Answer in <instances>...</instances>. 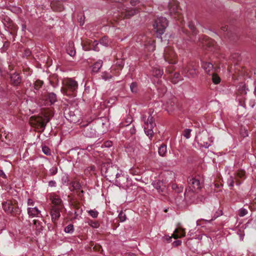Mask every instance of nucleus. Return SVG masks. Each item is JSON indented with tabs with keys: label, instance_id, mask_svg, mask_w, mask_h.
<instances>
[{
	"label": "nucleus",
	"instance_id": "412c9836",
	"mask_svg": "<svg viewBox=\"0 0 256 256\" xmlns=\"http://www.w3.org/2000/svg\"><path fill=\"white\" fill-rule=\"evenodd\" d=\"M103 64V62L102 60H98L92 66V74H96L99 71L100 68H102Z\"/></svg>",
	"mask_w": 256,
	"mask_h": 256
},
{
	"label": "nucleus",
	"instance_id": "cd10ccee",
	"mask_svg": "<svg viewBox=\"0 0 256 256\" xmlns=\"http://www.w3.org/2000/svg\"><path fill=\"white\" fill-rule=\"evenodd\" d=\"M66 51L68 54L72 56L76 54V50L74 48L73 44H69V46L66 48Z\"/></svg>",
	"mask_w": 256,
	"mask_h": 256
},
{
	"label": "nucleus",
	"instance_id": "0e129e2a",
	"mask_svg": "<svg viewBox=\"0 0 256 256\" xmlns=\"http://www.w3.org/2000/svg\"><path fill=\"white\" fill-rule=\"evenodd\" d=\"M180 74L178 73H175L174 74V77L176 78H179Z\"/></svg>",
	"mask_w": 256,
	"mask_h": 256
},
{
	"label": "nucleus",
	"instance_id": "9b49d317",
	"mask_svg": "<svg viewBox=\"0 0 256 256\" xmlns=\"http://www.w3.org/2000/svg\"><path fill=\"white\" fill-rule=\"evenodd\" d=\"M198 138V143L200 145V146L205 148H208L210 144L209 142L208 135L206 133L202 134L201 135L199 136Z\"/></svg>",
	"mask_w": 256,
	"mask_h": 256
},
{
	"label": "nucleus",
	"instance_id": "3c124183",
	"mask_svg": "<svg viewBox=\"0 0 256 256\" xmlns=\"http://www.w3.org/2000/svg\"><path fill=\"white\" fill-rule=\"evenodd\" d=\"M182 244V241L180 240H176L173 242L172 246H177Z\"/></svg>",
	"mask_w": 256,
	"mask_h": 256
},
{
	"label": "nucleus",
	"instance_id": "1a4fd4ad",
	"mask_svg": "<svg viewBox=\"0 0 256 256\" xmlns=\"http://www.w3.org/2000/svg\"><path fill=\"white\" fill-rule=\"evenodd\" d=\"M137 12L136 8H126L122 9L121 12V16L124 18H130L135 15Z\"/></svg>",
	"mask_w": 256,
	"mask_h": 256
},
{
	"label": "nucleus",
	"instance_id": "4d7b16f0",
	"mask_svg": "<svg viewBox=\"0 0 256 256\" xmlns=\"http://www.w3.org/2000/svg\"><path fill=\"white\" fill-rule=\"evenodd\" d=\"M138 2H139L138 0H130V4L132 6H136Z\"/></svg>",
	"mask_w": 256,
	"mask_h": 256
},
{
	"label": "nucleus",
	"instance_id": "052dcab7",
	"mask_svg": "<svg viewBox=\"0 0 256 256\" xmlns=\"http://www.w3.org/2000/svg\"><path fill=\"white\" fill-rule=\"evenodd\" d=\"M130 132L131 134H134L136 132V129L134 126H133L132 128L130 130Z\"/></svg>",
	"mask_w": 256,
	"mask_h": 256
},
{
	"label": "nucleus",
	"instance_id": "f704fd0d",
	"mask_svg": "<svg viewBox=\"0 0 256 256\" xmlns=\"http://www.w3.org/2000/svg\"><path fill=\"white\" fill-rule=\"evenodd\" d=\"M192 132V130L190 128L185 129L182 132V135L184 137H185L186 139L189 138L190 137V133Z\"/></svg>",
	"mask_w": 256,
	"mask_h": 256
},
{
	"label": "nucleus",
	"instance_id": "a211bd4d",
	"mask_svg": "<svg viewBox=\"0 0 256 256\" xmlns=\"http://www.w3.org/2000/svg\"><path fill=\"white\" fill-rule=\"evenodd\" d=\"M34 124L36 125L38 128H40L42 131H44L46 128V122L42 120V116L36 118L34 120Z\"/></svg>",
	"mask_w": 256,
	"mask_h": 256
},
{
	"label": "nucleus",
	"instance_id": "e2e57ef3",
	"mask_svg": "<svg viewBox=\"0 0 256 256\" xmlns=\"http://www.w3.org/2000/svg\"><path fill=\"white\" fill-rule=\"evenodd\" d=\"M172 188L173 190H176L178 188V186L176 184H172Z\"/></svg>",
	"mask_w": 256,
	"mask_h": 256
},
{
	"label": "nucleus",
	"instance_id": "864d4df0",
	"mask_svg": "<svg viewBox=\"0 0 256 256\" xmlns=\"http://www.w3.org/2000/svg\"><path fill=\"white\" fill-rule=\"evenodd\" d=\"M48 186L50 187H55L56 186V182L54 180H50L48 182Z\"/></svg>",
	"mask_w": 256,
	"mask_h": 256
},
{
	"label": "nucleus",
	"instance_id": "393cba45",
	"mask_svg": "<svg viewBox=\"0 0 256 256\" xmlns=\"http://www.w3.org/2000/svg\"><path fill=\"white\" fill-rule=\"evenodd\" d=\"M8 182V179L6 174L2 170H0V184L2 186H6Z\"/></svg>",
	"mask_w": 256,
	"mask_h": 256
},
{
	"label": "nucleus",
	"instance_id": "f03ea898",
	"mask_svg": "<svg viewBox=\"0 0 256 256\" xmlns=\"http://www.w3.org/2000/svg\"><path fill=\"white\" fill-rule=\"evenodd\" d=\"M78 87V82L72 78H68L66 80L64 83V86L62 88V91L64 94L70 95V92L72 94L76 91Z\"/></svg>",
	"mask_w": 256,
	"mask_h": 256
},
{
	"label": "nucleus",
	"instance_id": "7c9ffc66",
	"mask_svg": "<svg viewBox=\"0 0 256 256\" xmlns=\"http://www.w3.org/2000/svg\"><path fill=\"white\" fill-rule=\"evenodd\" d=\"M211 75H212V81L214 84H217L220 82V78L216 74L212 72Z\"/></svg>",
	"mask_w": 256,
	"mask_h": 256
},
{
	"label": "nucleus",
	"instance_id": "58836bf2",
	"mask_svg": "<svg viewBox=\"0 0 256 256\" xmlns=\"http://www.w3.org/2000/svg\"><path fill=\"white\" fill-rule=\"evenodd\" d=\"M118 217L121 222H124L126 220V216L122 211L119 213Z\"/></svg>",
	"mask_w": 256,
	"mask_h": 256
},
{
	"label": "nucleus",
	"instance_id": "e433bc0d",
	"mask_svg": "<svg viewBox=\"0 0 256 256\" xmlns=\"http://www.w3.org/2000/svg\"><path fill=\"white\" fill-rule=\"evenodd\" d=\"M248 211L246 208H241L238 211V214L240 217H242L247 214Z\"/></svg>",
	"mask_w": 256,
	"mask_h": 256
},
{
	"label": "nucleus",
	"instance_id": "2eb2a0df",
	"mask_svg": "<svg viewBox=\"0 0 256 256\" xmlns=\"http://www.w3.org/2000/svg\"><path fill=\"white\" fill-rule=\"evenodd\" d=\"M168 9L170 11V13L171 14H179V8L178 6V4L176 1L172 0L168 4Z\"/></svg>",
	"mask_w": 256,
	"mask_h": 256
},
{
	"label": "nucleus",
	"instance_id": "de8ad7c7",
	"mask_svg": "<svg viewBox=\"0 0 256 256\" xmlns=\"http://www.w3.org/2000/svg\"><path fill=\"white\" fill-rule=\"evenodd\" d=\"M42 120L45 122L46 126L47 123L50 120V118L48 116L44 115L43 117L42 116Z\"/></svg>",
	"mask_w": 256,
	"mask_h": 256
},
{
	"label": "nucleus",
	"instance_id": "8fccbe9b",
	"mask_svg": "<svg viewBox=\"0 0 256 256\" xmlns=\"http://www.w3.org/2000/svg\"><path fill=\"white\" fill-rule=\"evenodd\" d=\"M238 234L239 235V236H240V238L241 240H244V232L243 231H242V230H238Z\"/></svg>",
	"mask_w": 256,
	"mask_h": 256
},
{
	"label": "nucleus",
	"instance_id": "6ab92c4d",
	"mask_svg": "<svg viewBox=\"0 0 256 256\" xmlns=\"http://www.w3.org/2000/svg\"><path fill=\"white\" fill-rule=\"evenodd\" d=\"M185 236L186 232L184 229L182 228H176L172 234V237L175 239H177L178 238L184 237Z\"/></svg>",
	"mask_w": 256,
	"mask_h": 256
},
{
	"label": "nucleus",
	"instance_id": "5fc2aeb1",
	"mask_svg": "<svg viewBox=\"0 0 256 256\" xmlns=\"http://www.w3.org/2000/svg\"><path fill=\"white\" fill-rule=\"evenodd\" d=\"M82 210L80 208H77L75 210V213H78V214H82Z\"/></svg>",
	"mask_w": 256,
	"mask_h": 256
},
{
	"label": "nucleus",
	"instance_id": "79ce46f5",
	"mask_svg": "<svg viewBox=\"0 0 256 256\" xmlns=\"http://www.w3.org/2000/svg\"><path fill=\"white\" fill-rule=\"evenodd\" d=\"M130 90L132 92H136L138 90V86L136 82H132L130 86Z\"/></svg>",
	"mask_w": 256,
	"mask_h": 256
},
{
	"label": "nucleus",
	"instance_id": "13d9d810",
	"mask_svg": "<svg viewBox=\"0 0 256 256\" xmlns=\"http://www.w3.org/2000/svg\"><path fill=\"white\" fill-rule=\"evenodd\" d=\"M28 206H33L34 205V201L32 199L29 198L28 200Z\"/></svg>",
	"mask_w": 256,
	"mask_h": 256
},
{
	"label": "nucleus",
	"instance_id": "bf43d9fd",
	"mask_svg": "<svg viewBox=\"0 0 256 256\" xmlns=\"http://www.w3.org/2000/svg\"><path fill=\"white\" fill-rule=\"evenodd\" d=\"M62 180L63 181V184H66L68 182V178L67 176L64 177L62 178Z\"/></svg>",
	"mask_w": 256,
	"mask_h": 256
},
{
	"label": "nucleus",
	"instance_id": "a18cd8bd",
	"mask_svg": "<svg viewBox=\"0 0 256 256\" xmlns=\"http://www.w3.org/2000/svg\"><path fill=\"white\" fill-rule=\"evenodd\" d=\"M188 26L194 33L196 34V28L194 24L192 22H189Z\"/></svg>",
	"mask_w": 256,
	"mask_h": 256
},
{
	"label": "nucleus",
	"instance_id": "603ef678",
	"mask_svg": "<svg viewBox=\"0 0 256 256\" xmlns=\"http://www.w3.org/2000/svg\"><path fill=\"white\" fill-rule=\"evenodd\" d=\"M102 76L103 79L106 80L112 78L110 75H106L105 73H102Z\"/></svg>",
	"mask_w": 256,
	"mask_h": 256
},
{
	"label": "nucleus",
	"instance_id": "5701e85b",
	"mask_svg": "<svg viewBox=\"0 0 256 256\" xmlns=\"http://www.w3.org/2000/svg\"><path fill=\"white\" fill-rule=\"evenodd\" d=\"M46 100L50 103V104H54L57 101V96L54 92H48L46 94Z\"/></svg>",
	"mask_w": 256,
	"mask_h": 256
},
{
	"label": "nucleus",
	"instance_id": "2f4dec72",
	"mask_svg": "<svg viewBox=\"0 0 256 256\" xmlns=\"http://www.w3.org/2000/svg\"><path fill=\"white\" fill-rule=\"evenodd\" d=\"M71 185L72 190H79L81 188V185L78 182H72L71 183Z\"/></svg>",
	"mask_w": 256,
	"mask_h": 256
},
{
	"label": "nucleus",
	"instance_id": "423d86ee",
	"mask_svg": "<svg viewBox=\"0 0 256 256\" xmlns=\"http://www.w3.org/2000/svg\"><path fill=\"white\" fill-rule=\"evenodd\" d=\"M188 188L193 189L194 190H198L202 188V184L198 178L192 176L188 178Z\"/></svg>",
	"mask_w": 256,
	"mask_h": 256
},
{
	"label": "nucleus",
	"instance_id": "6e6552de",
	"mask_svg": "<svg viewBox=\"0 0 256 256\" xmlns=\"http://www.w3.org/2000/svg\"><path fill=\"white\" fill-rule=\"evenodd\" d=\"M202 46L206 48L210 51H215L218 49L216 42L214 40L209 38H206L202 42Z\"/></svg>",
	"mask_w": 256,
	"mask_h": 256
},
{
	"label": "nucleus",
	"instance_id": "4be33fe9",
	"mask_svg": "<svg viewBox=\"0 0 256 256\" xmlns=\"http://www.w3.org/2000/svg\"><path fill=\"white\" fill-rule=\"evenodd\" d=\"M154 187L156 188L158 192H162L164 189L163 183L160 180H154L152 183Z\"/></svg>",
	"mask_w": 256,
	"mask_h": 256
},
{
	"label": "nucleus",
	"instance_id": "72a5a7b5",
	"mask_svg": "<svg viewBox=\"0 0 256 256\" xmlns=\"http://www.w3.org/2000/svg\"><path fill=\"white\" fill-rule=\"evenodd\" d=\"M132 121V118L130 116H128L126 119L125 124L122 122L120 124L121 126H128Z\"/></svg>",
	"mask_w": 256,
	"mask_h": 256
},
{
	"label": "nucleus",
	"instance_id": "f8f14e48",
	"mask_svg": "<svg viewBox=\"0 0 256 256\" xmlns=\"http://www.w3.org/2000/svg\"><path fill=\"white\" fill-rule=\"evenodd\" d=\"M62 208H58V206H52L50 210V216L52 222H55L59 218L60 216V212Z\"/></svg>",
	"mask_w": 256,
	"mask_h": 256
},
{
	"label": "nucleus",
	"instance_id": "680f3d73",
	"mask_svg": "<svg viewBox=\"0 0 256 256\" xmlns=\"http://www.w3.org/2000/svg\"><path fill=\"white\" fill-rule=\"evenodd\" d=\"M228 26H222L221 28V30H222L225 32L228 30Z\"/></svg>",
	"mask_w": 256,
	"mask_h": 256
},
{
	"label": "nucleus",
	"instance_id": "37998d69",
	"mask_svg": "<svg viewBox=\"0 0 256 256\" xmlns=\"http://www.w3.org/2000/svg\"><path fill=\"white\" fill-rule=\"evenodd\" d=\"M88 212L89 214L93 218H97L98 214V212L95 210H90Z\"/></svg>",
	"mask_w": 256,
	"mask_h": 256
},
{
	"label": "nucleus",
	"instance_id": "20e7f679",
	"mask_svg": "<svg viewBox=\"0 0 256 256\" xmlns=\"http://www.w3.org/2000/svg\"><path fill=\"white\" fill-rule=\"evenodd\" d=\"M198 66L196 64H188L183 70L182 73L188 78H195L198 74Z\"/></svg>",
	"mask_w": 256,
	"mask_h": 256
},
{
	"label": "nucleus",
	"instance_id": "dca6fc26",
	"mask_svg": "<svg viewBox=\"0 0 256 256\" xmlns=\"http://www.w3.org/2000/svg\"><path fill=\"white\" fill-rule=\"evenodd\" d=\"M142 120L144 123V126H150V128H154L156 126V123L154 120L153 117L151 114L146 118V116H143Z\"/></svg>",
	"mask_w": 256,
	"mask_h": 256
},
{
	"label": "nucleus",
	"instance_id": "338daca9",
	"mask_svg": "<svg viewBox=\"0 0 256 256\" xmlns=\"http://www.w3.org/2000/svg\"><path fill=\"white\" fill-rule=\"evenodd\" d=\"M98 42L97 40H94L93 42V46H98Z\"/></svg>",
	"mask_w": 256,
	"mask_h": 256
},
{
	"label": "nucleus",
	"instance_id": "b1692460",
	"mask_svg": "<svg viewBox=\"0 0 256 256\" xmlns=\"http://www.w3.org/2000/svg\"><path fill=\"white\" fill-rule=\"evenodd\" d=\"M28 212L30 216L32 217L38 216L40 214V211L36 207L34 208H28Z\"/></svg>",
	"mask_w": 256,
	"mask_h": 256
},
{
	"label": "nucleus",
	"instance_id": "c9c22d12",
	"mask_svg": "<svg viewBox=\"0 0 256 256\" xmlns=\"http://www.w3.org/2000/svg\"><path fill=\"white\" fill-rule=\"evenodd\" d=\"M74 226L72 224H68L64 228V232L66 233L72 234L74 232Z\"/></svg>",
	"mask_w": 256,
	"mask_h": 256
},
{
	"label": "nucleus",
	"instance_id": "ea45409f",
	"mask_svg": "<svg viewBox=\"0 0 256 256\" xmlns=\"http://www.w3.org/2000/svg\"><path fill=\"white\" fill-rule=\"evenodd\" d=\"M245 176V172L243 170H239L238 171L236 175L235 176V178H236L237 180H238V178H243Z\"/></svg>",
	"mask_w": 256,
	"mask_h": 256
},
{
	"label": "nucleus",
	"instance_id": "a19ab883",
	"mask_svg": "<svg viewBox=\"0 0 256 256\" xmlns=\"http://www.w3.org/2000/svg\"><path fill=\"white\" fill-rule=\"evenodd\" d=\"M88 224L90 226L94 228H97L99 226V224L98 222L96 221H93L92 220H90L88 222Z\"/></svg>",
	"mask_w": 256,
	"mask_h": 256
},
{
	"label": "nucleus",
	"instance_id": "c756f323",
	"mask_svg": "<svg viewBox=\"0 0 256 256\" xmlns=\"http://www.w3.org/2000/svg\"><path fill=\"white\" fill-rule=\"evenodd\" d=\"M152 129L153 128H150V126H144V132L150 138H151L153 136L154 132Z\"/></svg>",
	"mask_w": 256,
	"mask_h": 256
},
{
	"label": "nucleus",
	"instance_id": "c03bdc74",
	"mask_svg": "<svg viewBox=\"0 0 256 256\" xmlns=\"http://www.w3.org/2000/svg\"><path fill=\"white\" fill-rule=\"evenodd\" d=\"M42 152L46 156L50 155V149L46 146H42Z\"/></svg>",
	"mask_w": 256,
	"mask_h": 256
},
{
	"label": "nucleus",
	"instance_id": "49530a36",
	"mask_svg": "<svg viewBox=\"0 0 256 256\" xmlns=\"http://www.w3.org/2000/svg\"><path fill=\"white\" fill-rule=\"evenodd\" d=\"M51 176L56 174L58 172V168L56 166H53L50 170Z\"/></svg>",
	"mask_w": 256,
	"mask_h": 256
},
{
	"label": "nucleus",
	"instance_id": "4c0bfd02",
	"mask_svg": "<svg viewBox=\"0 0 256 256\" xmlns=\"http://www.w3.org/2000/svg\"><path fill=\"white\" fill-rule=\"evenodd\" d=\"M100 43L104 46H107L108 45V38L104 36L100 40Z\"/></svg>",
	"mask_w": 256,
	"mask_h": 256
},
{
	"label": "nucleus",
	"instance_id": "6e6d98bb",
	"mask_svg": "<svg viewBox=\"0 0 256 256\" xmlns=\"http://www.w3.org/2000/svg\"><path fill=\"white\" fill-rule=\"evenodd\" d=\"M68 114H69V116H70V118H72L74 116H75V114L74 113V112H72V111H70L69 112H68ZM73 120V118H72V120Z\"/></svg>",
	"mask_w": 256,
	"mask_h": 256
},
{
	"label": "nucleus",
	"instance_id": "774afa93",
	"mask_svg": "<svg viewBox=\"0 0 256 256\" xmlns=\"http://www.w3.org/2000/svg\"><path fill=\"white\" fill-rule=\"evenodd\" d=\"M94 50L96 51H98L99 50L97 46H94Z\"/></svg>",
	"mask_w": 256,
	"mask_h": 256
},
{
	"label": "nucleus",
	"instance_id": "09e8293b",
	"mask_svg": "<svg viewBox=\"0 0 256 256\" xmlns=\"http://www.w3.org/2000/svg\"><path fill=\"white\" fill-rule=\"evenodd\" d=\"M112 142L108 140L104 142V146L106 148H110L112 146Z\"/></svg>",
	"mask_w": 256,
	"mask_h": 256
},
{
	"label": "nucleus",
	"instance_id": "4468645a",
	"mask_svg": "<svg viewBox=\"0 0 256 256\" xmlns=\"http://www.w3.org/2000/svg\"><path fill=\"white\" fill-rule=\"evenodd\" d=\"M2 207L4 211L8 214H11L13 212L14 207L12 202L10 200H7L2 202Z\"/></svg>",
	"mask_w": 256,
	"mask_h": 256
},
{
	"label": "nucleus",
	"instance_id": "473e14b6",
	"mask_svg": "<svg viewBox=\"0 0 256 256\" xmlns=\"http://www.w3.org/2000/svg\"><path fill=\"white\" fill-rule=\"evenodd\" d=\"M44 82L40 80H37L34 84V88L36 90H38L43 85Z\"/></svg>",
	"mask_w": 256,
	"mask_h": 256
},
{
	"label": "nucleus",
	"instance_id": "f257e3e1",
	"mask_svg": "<svg viewBox=\"0 0 256 256\" xmlns=\"http://www.w3.org/2000/svg\"><path fill=\"white\" fill-rule=\"evenodd\" d=\"M101 172L110 182H115L120 184V178H124L122 171L116 165L110 163H104L102 166Z\"/></svg>",
	"mask_w": 256,
	"mask_h": 256
},
{
	"label": "nucleus",
	"instance_id": "0eeeda50",
	"mask_svg": "<svg viewBox=\"0 0 256 256\" xmlns=\"http://www.w3.org/2000/svg\"><path fill=\"white\" fill-rule=\"evenodd\" d=\"M197 194L196 190L193 189L186 188L184 192V198L186 201L190 203L196 202Z\"/></svg>",
	"mask_w": 256,
	"mask_h": 256
},
{
	"label": "nucleus",
	"instance_id": "7ed1b4c3",
	"mask_svg": "<svg viewBox=\"0 0 256 256\" xmlns=\"http://www.w3.org/2000/svg\"><path fill=\"white\" fill-rule=\"evenodd\" d=\"M168 22L166 18L164 17L158 18L154 24V27L156 30V33L161 36L168 26Z\"/></svg>",
	"mask_w": 256,
	"mask_h": 256
},
{
	"label": "nucleus",
	"instance_id": "f3484780",
	"mask_svg": "<svg viewBox=\"0 0 256 256\" xmlns=\"http://www.w3.org/2000/svg\"><path fill=\"white\" fill-rule=\"evenodd\" d=\"M50 199L53 204L52 206H58V208H63L62 200L58 196L54 195L50 197Z\"/></svg>",
	"mask_w": 256,
	"mask_h": 256
},
{
	"label": "nucleus",
	"instance_id": "c85d7f7f",
	"mask_svg": "<svg viewBox=\"0 0 256 256\" xmlns=\"http://www.w3.org/2000/svg\"><path fill=\"white\" fill-rule=\"evenodd\" d=\"M158 154L162 156H164L166 152V146L162 144L158 148Z\"/></svg>",
	"mask_w": 256,
	"mask_h": 256
},
{
	"label": "nucleus",
	"instance_id": "aec40b11",
	"mask_svg": "<svg viewBox=\"0 0 256 256\" xmlns=\"http://www.w3.org/2000/svg\"><path fill=\"white\" fill-rule=\"evenodd\" d=\"M202 67L205 70V72L209 75H211L214 66L210 62H202Z\"/></svg>",
	"mask_w": 256,
	"mask_h": 256
},
{
	"label": "nucleus",
	"instance_id": "bb28decb",
	"mask_svg": "<svg viewBox=\"0 0 256 256\" xmlns=\"http://www.w3.org/2000/svg\"><path fill=\"white\" fill-rule=\"evenodd\" d=\"M236 182V184L240 185L241 182H240L238 180H237L236 178L230 176V178L228 180V184L230 186L232 187L234 186V183Z\"/></svg>",
	"mask_w": 256,
	"mask_h": 256
},
{
	"label": "nucleus",
	"instance_id": "9d476101",
	"mask_svg": "<svg viewBox=\"0 0 256 256\" xmlns=\"http://www.w3.org/2000/svg\"><path fill=\"white\" fill-rule=\"evenodd\" d=\"M83 134L88 138H94L96 136V132L90 125L85 126L82 130Z\"/></svg>",
	"mask_w": 256,
	"mask_h": 256
},
{
	"label": "nucleus",
	"instance_id": "69168bd1",
	"mask_svg": "<svg viewBox=\"0 0 256 256\" xmlns=\"http://www.w3.org/2000/svg\"><path fill=\"white\" fill-rule=\"evenodd\" d=\"M4 225L0 222V230H2L4 228Z\"/></svg>",
	"mask_w": 256,
	"mask_h": 256
},
{
	"label": "nucleus",
	"instance_id": "a878e982",
	"mask_svg": "<svg viewBox=\"0 0 256 256\" xmlns=\"http://www.w3.org/2000/svg\"><path fill=\"white\" fill-rule=\"evenodd\" d=\"M152 73L154 76L160 78L162 76L164 72L162 70H160L159 68L154 67L152 70Z\"/></svg>",
	"mask_w": 256,
	"mask_h": 256
},
{
	"label": "nucleus",
	"instance_id": "39448f33",
	"mask_svg": "<svg viewBox=\"0 0 256 256\" xmlns=\"http://www.w3.org/2000/svg\"><path fill=\"white\" fill-rule=\"evenodd\" d=\"M164 57L166 62L169 64H174L176 63V54L172 50L169 48H166L164 53Z\"/></svg>",
	"mask_w": 256,
	"mask_h": 256
},
{
	"label": "nucleus",
	"instance_id": "ddd939ff",
	"mask_svg": "<svg viewBox=\"0 0 256 256\" xmlns=\"http://www.w3.org/2000/svg\"><path fill=\"white\" fill-rule=\"evenodd\" d=\"M10 83L14 86H19L22 82V78L18 73L14 72L10 75Z\"/></svg>",
	"mask_w": 256,
	"mask_h": 256
}]
</instances>
